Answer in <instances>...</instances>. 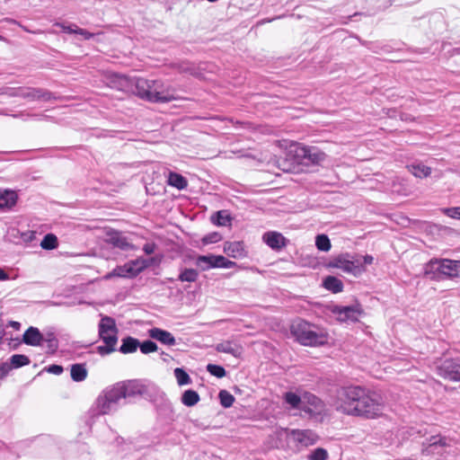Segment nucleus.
<instances>
[{
	"instance_id": "nucleus-4",
	"label": "nucleus",
	"mask_w": 460,
	"mask_h": 460,
	"mask_svg": "<svg viewBox=\"0 0 460 460\" xmlns=\"http://www.w3.org/2000/svg\"><path fill=\"white\" fill-rule=\"evenodd\" d=\"M327 268L340 269L345 273H350L354 276L359 275L364 271L359 260L356 259L349 252L341 253L331 258L326 263Z\"/></svg>"
},
{
	"instance_id": "nucleus-55",
	"label": "nucleus",
	"mask_w": 460,
	"mask_h": 460,
	"mask_svg": "<svg viewBox=\"0 0 460 460\" xmlns=\"http://www.w3.org/2000/svg\"><path fill=\"white\" fill-rule=\"evenodd\" d=\"M359 260V263L362 265V268L365 270L364 265H370L374 261V258L372 255H365L358 258Z\"/></svg>"
},
{
	"instance_id": "nucleus-13",
	"label": "nucleus",
	"mask_w": 460,
	"mask_h": 460,
	"mask_svg": "<svg viewBox=\"0 0 460 460\" xmlns=\"http://www.w3.org/2000/svg\"><path fill=\"white\" fill-rule=\"evenodd\" d=\"M262 241L274 251H280L289 243V240L277 231H268L264 233Z\"/></svg>"
},
{
	"instance_id": "nucleus-47",
	"label": "nucleus",
	"mask_w": 460,
	"mask_h": 460,
	"mask_svg": "<svg viewBox=\"0 0 460 460\" xmlns=\"http://www.w3.org/2000/svg\"><path fill=\"white\" fill-rule=\"evenodd\" d=\"M140 349V351L143 354H148L151 352H155L157 350L158 347L156 343L151 340L144 341L143 342H140V345L138 346Z\"/></svg>"
},
{
	"instance_id": "nucleus-26",
	"label": "nucleus",
	"mask_w": 460,
	"mask_h": 460,
	"mask_svg": "<svg viewBox=\"0 0 460 460\" xmlns=\"http://www.w3.org/2000/svg\"><path fill=\"white\" fill-rule=\"evenodd\" d=\"M18 196L13 190H0V209H11L17 202Z\"/></svg>"
},
{
	"instance_id": "nucleus-41",
	"label": "nucleus",
	"mask_w": 460,
	"mask_h": 460,
	"mask_svg": "<svg viewBox=\"0 0 460 460\" xmlns=\"http://www.w3.org/2000/svg\"><path fill=\"white\" fill-rule=\"evenodd\" d=\"M199 272L195 269H183L181 270L178 280L181 282H195L198 279Z\"/></svg>"
},
{
	"instance_id": "nucleus-29",
	"label": "nucleus",
	"mask_w": 460,
	"mask_h": 460,
	"mask_svg": "<svg viewBox=\"0 0 460 460\" xmlns=\"http://www.w3.org/2000/svg\"><path fill=\"white\" fill-rule=\"evenodd\" d=\"M441 261L440 259H433L430 260L425 266H424V275L430 279H437L439 278V275L441 274V267H440Z\"/></svg>"
},
{
	"instance_id": "nucleus-49",
	"label": "nucleus",
	"mask_w": 460,
	"mask_h": 460,
	"mask_svg": "<svg viewBox=\"0 0 460 460\" xmlns=\"http://www.w3.org/2000/svg\"><path fill=\"white\" fill-rule=\"evenodd\" d=\"M222 239V236L217 232L210 233L202 238L204 244L216 243Z\"/></svg>"
},
{
	"instance_id": "nucleus-56",
	"label": "nucleus",
	"mask_w": 460,
	"mask_h": 460,
	"mask_svg": "<svg viewBox=\"0 0 460 460\" xmlns=\"http://www.w3.org/2000/svg\"><path fill=\"white\" fill-rule=\"evenodd\" d=\"M156 249V244L155 243H146L143 246V251L146 254H152L155 252Z\"/></svg>"
},
{
	"instance_id": "nucleus-28",
	"label": "nucleus",
	"mask_w": 460,
	"mask_h": 460,
	"mask_svg": "<svg viewBox=\"0 0 460 460\" xmlns=\"http://www.w3.org/2000/svg\"><path fill=\"white\" fill-rule=\"evenodd\" d=\"M102 393L110 399V402H112L116 407H118L119 402L121 399H125V394H123L120 384L119 383L111 387H107Z\"/></svg>"
},
{
	"instance_id": "nucleus-51",
	"label": "nucleus",
	"mask_w": 460,
	"mask_h": 460,
	"mask_svg": "<svg viewBox=\"0 0 460 460\" xmlns=\"http://www.w3.org/2000/svg\"><path fill=\"white\" fill-rule=\"evenodd\" d=\"M429 447H436V446H439V447H447L448 446L447 442V438L445 437H437V436H432L429 439Z\"/></svg>"
},
{
	"instance_id": "nucleus-27",
	"label": "nucleus",
	"mask_w": 460,
	"mask_h": 460,
	"mask_svg": "<svg viewBox=\"0 0 460 460\" xmlns=\"http://www.w3.org/2000/svg\"><path fill=\"white\" fill-rule=\"evenodd\" d=\"M147 268L146 261H138V260H133L125 263V271L127 278L137 277L140 272Z\"/></svg>"
},
{
	"instance_id": "nucleus-40",
	"label": "nucleus",
	"mask_w": 460,
	"mask_h": 460,
	"mask_svg": "<svg viewBox=\"0 0 460 460\" xmlns=\"http://www.w3.org/2000/svg\"><path fill=\"white\" fill-rule=\"evenodd\" d=\"M429 22L430 28L437 33H441L445 29V20L440 13L432 14Z\"/></svg>"
},
{
	"instance_id": "nucleus-24",
	"label": "nucleus",
	"mask_w": 460,
	"mask_h": 460,
	"mask_svg": "<svg viewBox=\"0 0 460 460\" xmlns=\"http://www.w3.org/2000/svg\"><path fill=\"white\" fill-rule=\"evenodd\" d=\"M441 274L449 278L458 277L460 269V261L449 259H440Z\"/></svg>"
},
{
	"instance_id": "nucleus-6",
	"label": "nucleus",
	"mask_w": 460,
	"mask_h": 460,
	"mask_svg": "<svg viewBox=\"0 0 460 460\" xmlns=\"http://www.w3.org/2000/svg\"><path fill=\"white\" fill-rule=\"evenodd\" d=\"M155 405L158 413L164 419L174 420L175 412L172 403L167 398L166 394L156 385L152 386V396L149 397Z\"/></svg>"
},
{
	"instance_id": "nucleus-9",
	"label": "nucleus",
	"mask_w": 460,
	"mask_h": 460,
	"mask_svg": "<svg viewBox=\"0 0 460 460\" xmlns=\"http://www.w3.org/2000/svg\"><path fill=\"white\" fill-rule=\"evenodd\" d=\"M119 329L116 325L115 319L101 314V320L98 324V334L100 339L113 338L118 342Z\"/></svg>"
},
{
	"instance_id": "nucleus-10",
	"label": "nucleus",
	"mask_w": 460,
	"mask_h": 460,
	"mask_svg": "<svg viewBox=\"0 0 460 460\" xmlns=\"http://www.w3.org/2000/svg\"><path fill=\"white\" fill-rule=\"evenodd\" d=\"M439 375L444 378L460 382V358L446 359L438 367Z\"/></svg>"
},
{
	"instance_id": "nucleus-61",
	"label": "nucleus",
	"mask_w": 460,
	"mask_h": 460,
	"mask_svg": "<svg viewBox=\"0 0 460 460\" xmlns=\"http://www.w3.org/2000/svg\"><path fill=\"white\" fill-rule=\"evenodd\" d=\"M9 326H11L13 329L18 331L21 328V323L19 322H16V321H10L9 322Z\"/></svg>"
},
{
	"instance_id": "nucleus-59",
	"label": "nucleus",
	"mask_w": 460,
	"mask_h": 460,
	"mask_svg": "<svg viewBox=\"0 0 460 460\" xmlns=\"http://www.w3.org/2000/svg\"><path fill=\"white\" fill-rule=\"evenodd\" d=\"M447 213L451 217L460 219V208H447Z\"/></svg>"
},
{
	"instance_id": "nucleus-20",
	"label": "nucleus",
	"mask_w": 460,
	"mask_h": 460,
	"mask_svg": "<svg viewBox=\"0 0 460 460\" xmlns=\"http://www.w3.org/2000/svg\"><path fill=\"white\" fill-rule=\"evenodd\" d=\"M22 342L26 345L36 347L43 342V334L37 327H29L22 335Z\"/></svg>"
},
{
	"instance_id": "nucleus-54",
	"label": "nucleus",
	"mask_w": 460,
	"mask_h": 460,
	"mask_svg": "<svg viewBox=\"0 0 460 460\" xmlns=\"http://www.w3.org/2000/svg\"><path fill=\"white\" fill-rule=\"evenodd\" d=\"M21 237L23 242L31 243L36 238V233L34 231H26L22 233Z\"/></svg>"
},
{
	"instance_id": "nucleus-25",
	"label": "nucleus",
	"mask_w": 460,
	"mask_h": 460,
	"mask_svg": "<svg viewBox=\"0 0 460 460\" xmlns=\"http://www.w3.org/2000/svg\"><path fill=\"white\" fill-rule=\"evenodd\" d=\"M408 171L417 178H427L431 174V168L421 162H413L407 164Z\"/></svg>"
},
{
	"instance_id": "nucleus-37",
	"label": "nucleus",
	"mask_w": 460,
	"mask_h": 460,
	"mask_svg": "<svg viewBox=\"0 0 460 460\" xmlns=\"http://www.w3.org/2000/svg\"><path fill=\"white\" fill-rule=\"evenodd\" d=\"M8 366L10 370L28 366L31 363L29 357L22 354H14L9 358Z\"/></svg>"
},
{
	"instance_id": "nucleus-39",
	"label": "nucleus",
	"mask_w": 460,
	"mask_h": 460,
	"mask_svg": "<svg viewBox=\"0 0 460 460\" xmlns=\"http://www.w3.org/2000/svg\"><path fill=\"white\" fill-rule=\"evenodd\" d=\"M104 345L97 347V352L105 356L116 350V340L113 338L101 339Z\"/></svg>"
},
{
	"instance_id": "nucleus-2",
	"label": "nucleus",
	"mask_w": 460,
	"mask_h": 460,
	"mask_svg": "<svg viewBox=\"0 0 460 460\" xmlns=\"http://www.w3.org/2000/svg\"><path fill=\"white\" fill-rule=\"evenodd\" d=\"M290 333L299 344L307 347L323 346L328 342V332L324 328L296 318L290 324Z\"/></svg>"
},
{
	"instance_id": "nucleus-45",
	"label": "nucleus",
	"mask_w": 460,
	"mask_h": 460,
	"mask_svg": "<svg viewBox=\"0 0 460 460\" xmlns=\"http://www.w3.org/2000/svg\"><path fill=\"white\" fill-rule=\"evenodd\" d=\"M218 399L220 401V404L224 408L231 407L234 402V397L232 394H230L226 390H221L218 394Z\"/></svg>"
},
{
	"instance_id": "nucleus-33",
	"label": "nucleus",
	"mask_w": 460,
	"mask_h": 460,
	"mask_svg": "<svg viewBox=\"0 0 460 460\" xmlns=\"http://www.w3.org/2000/svg\"><path fill=\"white\" fill-rule=\"evenodd\" d=\"M302 401L305 402V405L312 408V415L318 414L323 410V403L322 400L313 394H305L303 396Z\"/></svg>"
},
{
	"instance_id": "nucleus-48",
	"label": "nucleus",
	"mask_w": 460,
	"mask_h": 460,
	"mask_svg": "<svg viewBox=\"0 0 460 460\" xmlns=\"http://www.w3.org/2000/svg\"><path fill=\"white\" fill-rule=\"evenodd\" d=\"M328 452L323 447H317L308 456L309 460H327Z\"/></svg>"
},
{
	"instance_id": "nucleus-32",
	"label": "nucleus",
	"mask_w": 460,
	"mask_h": 460,
	"mask_svg": "<svg viewBox=\"0 0 460 460\" xmlns=\"http://www.w3.org/2000/svg\"><path fill=\"white\" fill-rule=\"evenodd\" d=\"M121 345L119 351L122 354H128L137 351L140 342L137 339L131 336H127L121 340Z\"/></svg>"
},
{
	"instance_id": "nucleus-7",
	"label": "nucleus",
	"mask_w": 460,
	"mask_h": 460,
	"mask_svg": "<svg viewBox=\"0 0 460 460\" xmlns=\"http://www.w3.org/2000/svg\"><path fill=\"white\" fill-rule=\"evenodd\" d=\"M232 261L223 255H199L196 259V265L202 270H208L212 268L231 269L235 266Z\"/></svg>"
},
{
	"instance_id": "nucleus-44",
	"label": "nucleus",
	"mask_w": 460,
	"mask_h": 460,
	"mask_svg": "<svg viewBox=\"0 0 460 460\" xmlns=\"http://www.w3.org/2000/svg\"><path fill=\"white\" fill-rule=\"evenodd\" d=\"M315 245L318 250L323 252H328L330 251L332 244L329 237L324 234H318L315 238Z\"/></svg>"
},
{
	"instance_id": "nucleus-19",
	"label": "nucleus",
	"mask_w": 460,
	"mask_h": 460,
	"mask_svg": "<svg viewBox=\"0 0 460 460\" xmlns=\"http://www.w3.org/2000/svg\"><path fill=\"white\" fill-rule=\"evenodd\" d=\"M216 350L217 352L226 353L234 356V358H241L243 349L242 345L233 341H226L216 345Z\"/></svg>"
},
{
	"instance_id": "nucleus-15",
	"label": "nucleus",
	"mask_w": 460,
	"mask_h": 460,
	"mask_svg": "<svg viewBox=\"0 0 460 460\" xmlns=\"http://www.w3.org/2000/svg\"><path fill=\"white\" fill-rule=\"evenodd\" d=\"M132 84L133 91H130V93H133L139 98L149 102V98L151 97L149 80L143 77H133Z\"/></svg>"
},
{
	"instance_id": "nucleus-30",
	"label": "nucleus",
	"mask_w": 460,
	"mask_h": 460,
	"mask_svg": "<svg viewBox=\"0 0 460 460\" xmlns=\"http://www.w3.org/2000/svg\"><path fill=\"white\" fill-rule=\"evenodd\" d=\"M323 287L334 294L341 293L343 290L344 285L342 281L334 276H327L323 280Z\"/></svg>"
},
{
	"instance_id": "nucleus-63",
	"label": "nucleus",
	"mask_w": 460,
	"mask_h": 460,
	"mask_svg": "<svg viewBox=\"0 0 460 460\" xmlns=\"http://www.w3.org/2000/svg\"><path fill=\"white\" fill-rule=\"evenodd\" d=\"M138 261H146L147 262V268L155 262V258H149V259H137Z\"/></svg>"
},
{
	"instance_id": "nucleus-3",
	"label": "nucleus",
	"mask_w": 460,
	"mask_h": 460,
	"mask_svg": "<svg viewBox=\"0 0 460 460\" xmlns=\"http://www.w3.org/2000/svg\"><path fill=\"white\" fill-rule=\"evenodd\" d=\"M0 95H7L9 97H21L31 102H49L56 99L54 93L47 89L24 86L0 88Z\"/></svg>"
},
{
	"instance_id": "nucleus-23",
	"label": "nucleus",
	"mask_w": 460,
	"mask_h": 460,
	"mask_svg": "<svg viewBox=\"0 0 460 460\" xmlns=\"http://www.w3.org/2000/svg\"><path fill=\"white\" fill-rule=\"evenodd\" d=\"M224 252L229 257L243 258L246 256L244 245L243 242H226L224 243Z\"/></svg>"
},
{
	"instance_id": "nucleus-53",
	"label": "nucleus",
	"mask_w": 460,
	"mask_h": 460,
	"mask_svg": "<svg viewBox=\"0 0 460 460\" xmlns=\"http://www.w3.org/2000/svg\"><path fill=\"white\" fill-rule=\"evenodd\" d=\"M45 370L48 372V373H50V374H54V375H60L63 373L64 371V368L62 366L60 365H56V364H53V365H50L47 367H45Z\"/></svg>"
},
{
	"instance_id": "nucleus-14",
	"label": "nucleus",
	"mask_w": 460,
	"mask_h": 460,
	"mask_svg": "<svg viewBox=\"0 0 460 460\" xmlns=\"http://www.w3.org/2000/svg\"><path fill=\"white\" fill-rule=\"evenodd\" d=\"M105 241L113 247L123 251L130 250L133 247V245L128 241V238L121 232L113 229L107 231Z\"/></svg>"
},
{
	"instance_id": "nucleus-11",
	"label": "nucleus",
	"mask_w": 460,
	"mask_h": 460,
	"mask_svg": "<svg viewBox=\"0 0 460 460\" xmlns=\"http://www.w3.org/2000/svg\"><path fill=\"white\" fill-rule=\"evenodd\" d=\"M150 85V102L165 103L174 100V97L164 89V84L161 80H149Z\"/></svg>"
},
{
	"instance_id": "nucleus-8",
	"label": "nucleus",
	"mask_w": 460,
	"mask_h": 460,
	"mask_svg": "<svg viewBox=\"0 0 460 460\" xmlns=\"http://www.w3.org/2000/svg\"><path fill=\"white\" fill-rule=\"evenodd\" d=\"M125 399L128 397H135L137 395L152 396V386L154 385H144L137 380H128L127 382H119Z\"/></svg>"
},
{
	"instance_id": "nucleus-16",
	"label": "nucleus",
	"mask_w": 460,
	"mask_h": 460,
	"mask_svg": "<svg viewBox=\"0 0 460 460\" xmlns=\"http://www.w3.org/2000/svg\"><path fill=\"white\" fill-rule=\"evenodd\" d=\"M284 402L288 404L292 409L300 410L308 415H312V408L305 405L302 398L293 392H287L283 395Z\"/></svg>"
},
{
	"instance_id": "nucleus-34",
	"label": "nucleus",
	"mask_w": 460,
	"mask_h": 460,
	"mask_svg": "<svg viewBox=\"0 0 460 460\" xmlns=\"http://www.w3.org/2000/svg\"><path fill=\"white\" fill-rule=\"evenodd\" d=\"M87 369L84 364H73L70 368V376L74 382H83L87 377Z\"/></svg>"
},
{
	"instance_id": "nucleus-58",
	"label": "nucleus",
	"mask_w": 460,
	"mask_h": 460,
	"mask_svg": "<svg viewBox=\"0 0 460 460\" xmlns=\"http://www.w3.org/2000/svg\"><path fill=\"white\" fill-rule=\"evenodd\" d=\"M76 34L83 36L84 40H90L96 35L95 33H92V32L86 31L85 29H82V28H79V30L76 31Z\"/></svg>"
},
{
	"instance_id": "nucleus-38",
	"label": "nucleus",
	"mask_w": 460,
	"mask_h": 460,
	"mask_svg": "<svg viewBox=\"0 0 460 460\" xmlns=\"http://www.w3.org/2000/svg\"><path fill=\"white\" fill-rule=\"evenodd\" d=\"M43 341L47 343V352L55 354L58 349V340L54 332H47L43 334Z\"/></svg>"
},
{
	"instance_id": "nucleus-12",
	"label": "nucleus",
	"mask_w": 460,
	"mask_h": 460,
	"mask_svg": "<svg viewBox=\"0 0 460 460\" xmlns=\"http://www.w3.org/2000/svg\"><path fill=\"white\" fill-rule=\"evenodd\" d=\"M332 312L337 315V318L341 322L346 321H358V316L361 314L362 310L360 305H334Z\"/></svg>"
},
{
	"instance_id": "nucleus-35",
	"label": "nucleus",
	"mask_w": 460,
	"mask_h": 460,
	"mask_svg": "<svg viewBox=\"0 0 460 460\" xmlns=\"http://www.w3.org/2000/svg\"><path fill=\"white\" fill-rule=\"evenodd\" d=\"M167 182L170 186H172L180 190H184L188 186V181L181 174L170 172L168 174Z\"/></svg>"
},
{
	"instance_id": "nucleus-57",
	"label": "nucleus",
	"mask_w": 460,
	"mask_h": 460,
	"mask_svg": "<svg viewBox=\"0 0 460 460\" xmlns=\"http://www.w3.org/2000/svg\"><path fill=\"white\" fill-rule=\"evenodd\" d=\"M10 371L7 362L0 364V379L4 378Z\"/></svg>"
},
{
	"instance_id": "nucleus-18",
	"label": "nucleus",
	"mask_w": 460,
	"mask_h": 460,
	"mask_svg": "<svg viewBox=\"0 0 460 460\" xmlns=\"http://www.w3.org/2000/svg\"><path fill=\"white\" fill-rule=\"evenodd\" d=\"M132 80L133 77H128L122 74H114L111 77V84L113 88L125 93H129L130 91H133Z\"/></svg>"
},
{
	"instance_id": "nucleus-62",
	"label": "nucleus",
	"mask_w": 460,
	"mask_h": 460,
	"mask_svg": "<svg viewBox=\"0 0 460 460\" xmlns=\"http://www.w3.org/2000/svg\"><path fill=\"white\" fill-rule=\"evenodd\" d=\"M8 279H9L8 274L3 269H0V281L6 280Z\"/></svg>"
},
{
	"instance_id": "nucleus-64",
	"label": "nucleus",
	"mask_w": 460,
	"mask_h": 460,
	"mask_svg": "<svg viewBox=\"0 0 460 460\" xmlns=\"http://www.w3.org/2000/svg\"><path fill=\"white\" fill-rule=\"evenodd\" d=\"M279 18H280V16H277V18H273V19H271V21H273L275 19H279ZM269 22H270V20H269Z\"/></svg>"
},
{
	"instance_id": "nucleus-17",
	"label": "nucleus",
	"mask_w": 460,
	"mask_h": 460,
	"mask_svg": "<svg viewBox=\"0 0 460 460\" xmlns=\"http://www.w3.org/2000/svg\"><path fill=\"white\" fill-rule=\"evenodd\" d=\"M293 438L305 447L312 446L318 440V436L310 429L292 430Z\"/></svg>"
},
{
	"instance_id": "nucleus-43",
	"label": "nucleus",
	"mask_w": 460,
	"mask_h": 460,
	"mask_svg": "<svg viewBox=\"0 0 460 460\" xmlns=\"http://www.w3.org/2000/svg\"><path fill=\"white\" fill-rule=\"evenodd\" d=\"M174 376L180 386L191 384L190 376L183 368L176 367L174 369Z\"/></svg>"
},
{
	"instance_id": "nucleus-21",
	"label": "nucleus",
	"mask_w": 460,
	"mask_h": 460,
	"mask_svg": "<svg viewBox=\"0 0 460 460\" xmlns=\"http://www.w3.org/2000/svg\"><path fill=\"white\" fill-rule=\"evenodd\" d=\"M117 410V407L110 402V399L102 393L96 399L94 403V411L95 414L103 415L109 414Z\"/></svg>"
},
{
	"instance_id": "nucleus-52",
	"label": "nucleus",
	"mask_w": 460,
	"mask_h": 460,
	"mask_svg": "<svg viewBox=\"0 0 460 460\" xmlns=\"http://www.w3.org/2000/svg\"><path fill=\"white\" fill-rule=\"evenodd\" d=\"M56 25L60 27L64 32H66V33H69V34H72V33L76 34V31L79 30V27L76 26L75 24L65 25L63 23L58 22V23H56Z\"/></svg>"
},
{
	"instance_id": "nucleus-50",
	"label": "nucleus",
	"mask_w": 460,
	"mask_h": 460,
	"mask_svg": "<svg viewBox=\"0 0 460 460\" xmlns=\"http://www.w3.org/2000/svg\"><path fill=\"white\" fill-rule=\"evenodd\" d=\"M113 277L127 278L125 271V264L122 266H117L115 269L112 270V271H111L105 276L106 279H111Z\"/></svg>"
},
{
	"instance_id": "nucleus-42",
	"label": "nucleus",
	"mask_w": 460,
	"mask_h": 460,
	"mask_svg": "<svg viewBox=\"0 0 460 460\" xmlns=\"http://www.w3.org/2000/svg\"><path fill=\"white\" fill-rule=\"evenodd\" d=\"M58 245V237L54 234H47L40 242L41 248L48 251L57 248Z\"/></svg>"
},
{
	"instance_id": "nucleus-5",
	"label": "nucleus",
	"mask_w": 460,
	"mask_h": 460,
	"mask_svg": "<svg viewBox=\"0 0 460 460\" xmlns=\"http://www.w3.org/2000/svg\"><path fill=\"white\" fill-rule=\"evenodd\" d=\"M294 158L299 164L318 165L326 158L325 153L317 146H296L294 149Z\"/></svg>"
},
{
	"instance_id": "nucleus-36",
	"label": "nucleus",
	"mask_w": 460,
	"mask_h": 460,
	"mask_svg": "<svg viewBox=\"0 0 460 460\" xmlns=\"http://www.w3.org/2000/svg\"><path fill=\"white\" fill-rule=\"evenodd\" d=\"M199 400V394L192 389L184 391L181 398V403L187 407H192L196 405Z\"/></svg>"
},
{
	"instance_id": "nucleus-46",
	"label": "nucleus",
	"mask_w": 460,
	"mask_h": 460,
	"mask_svg": "<svg viewBox=\"0 0 460 460\" xmlns=\"http://www.w3.org/2000/svg\"><path fill=\"white\" fill-rule=\"evenodd\" d=\"M206 368H207V371L211 376H216L217 378H222V377L226 376V369L222 366H220V365L208 364Z\"/></svg>"
},
{
	"instance_id": "nucleus-1",
	"label": "nucleus",
	"mask_w": 460,
	"mask_h": 460,
	"mask_svg": "<svg viewBox=\"0 0 460 460\" xmlns=\"http://www.w3.org/2000/svg\"><path fill=\"white\" fill-rule=\"evenodd\" d=\"M337 396V410L344 414L365 419H375L382 414L384 402L381 395L363 386L341 387Z\"/></svg>"
},
{
	"instance_id": "nucleus-60",
	"label": "nucleus",
	"mask_w": 460,
	"mask_h": 460,
	"mask_svg": "<svg viewBox=\"0 0 460 460\" xmlns=\"http://www.w3.org/2000/svg\"><path fill=\"white\" fill-rule=\"evenodd\" d=\"M22 340L20 341L19 339H15V340H13V342H10L9 345L12 349H17L19 348V346L22 344Z\"/></svg>"
},
{
	"instance_id": "nucleus-22",
	"label": "nucleus",
	"mask_w": 460,
	"mask_h": 460,
	"mask_svg": "<svg viewBox=\"0 0 460 460\" xmlns=\"http://www.w3.org/2000/svg\"><path fill=\"white\" fill-rule=\"evenodd\" d=\"M148 334L152 339H155L164 345L173 346L176 344L175 338L168 331L155 327V328L150 329L148 331Z\"/></svg>"
},
{
	"instance_id": "nucleus-31",
	"label": "nucleus",
	"mask_w": 460,
	"mask_h": 460,
	"mask_svg": "<svg viewBox=\"0 0 460 460\" xmlns=\"http://www.w3.org/2000/svg\"><path fill=\"white\" fill-rule=\"evenodd\" d=\"M210 220L216 226H226L231 225L233 217H231L228 210L224 209L215 212L211 216Z\"/></svg>"
}]
</instances>
